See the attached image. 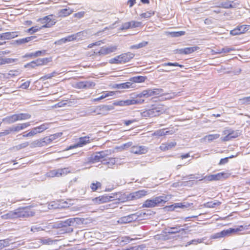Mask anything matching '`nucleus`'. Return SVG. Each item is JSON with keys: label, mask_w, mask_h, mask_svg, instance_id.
I'll return each instance as SVG.
<instances>
[{"label": "nucleus", "mask_w": 250, "mask_h": 250, "mask_svg": "<svg viewBox=\"0 0 250 250\" xmlns=\"http://www.w3.org/2000/svg\"><path fill=\"white\" fill-rule=\"evenodd\" d=\"M80 221L81 219L79 218H70L65 220H62L56 223L53 225V228H64L65 232H71L73 230L71 227L79 224Z\"/></svg>", "instance_id": "1"}, {"label": "nucleus", "mask_w": 250, "mask_h": 250, "mask_svg": "<svg viewBox=\"0 0 250 250\" xmlns=\"http://www.w3.org/2000/svg\"><path fill=\"white\" fill-rule=\"evenodd\" d=\"M167 198L165 196H159L155 198L146 200L143 204V208H153L159 205L166 203Z\"/></svg>", "instance_id": "2"}, {"label": "nucleus", "mask_w": 250, "mask_h": 250, "mask_svg": "<svg viewBox=\"0 0 250 250\" xmlns=\"http://www.w3.org/2000/svg\"><path fill=\"white\" fill-rule=\"evenodd\" d=\"M146 213L143 212H137L135 213L131 214L120 218L118 222L120 224H126L132 221L140 220L144 219Z\"/></svg>", "instance_id": "3"}, {"label": "nucleus", "mask_w": 250, "mask_h": 250, "mask_svg": "<svg viewBox=\"0 0 250 250\" xmlns=\"http://www.w3.org/2000/svg\"><path fill=\"white\" fill-rule=\"evenodd\" d=\"M240 228H243V227L241 226L240 228H229L228 229L223 230L220 232L213 234L211 238L213 239H216L219 238H222L227 236H229L231 234H233L237 232L241 231L242 229H241Z\"/></svg>", "instance_id": "4"}, {"label": "nucleus", "mask_w": 250, "mask_h": 250, "mask_svg": "<svg viewBox=\"0 0 250 250\" xmlns=\"http://www.w3.org/2000/svg\"><path fill=\"white\" fill-rule=\"evenodd\" d=\"M18 218H25L33 216L35 215V212L33 211L30 207H21L17 208Z\"/></svg>", "instance_id": "5"}, {"label": "nucleus", "mask_w": 250, "mask_h": 250, "mask_svg": "<svg viewBox=\"0 0 250 250\" xmlns=\"http://www.w3.org/2000/svg\"><path fill=\"white\" fill-rule=\"evenodd\" d=\"M149 192L145 189L139 190L128 194L126 196L127 201L136 200L147 195Z\"/></svg>", "instance_id": "6"}, {"label": "nucleus", "mask_w": 250, "mask_h": 250, "mask_svg": "<svg viewBox=\"0 0 250 250\" xmlns=\"http://www.w3.org/2000/svg\"><path fill=\"white\" fill-rule=\"evenodd\" d=\"M144 100L141 99H132L126 100L125 101H115L112 104V105H113V107H114L115 105L123 106L135 104H142L144 103Z\"/></svg>", "instance_id": "7"}, {"label": "nucleus", "mask_w": 250, "mask_h": 250, "mask_svg": "<svg viewBox=\"0 0 250 250\" xmlns=\"http://www.w3.org/2000/svg\"><path fill=\"white\" fill-rule=\"evenodd\" d=\"M225 175H226V173L224 172H220L215 174L206 175L200 179V181L204 180L205 181H212L220 180L223 178H225Z\"/></svg>", "instance_id": "8"}, {"label": "nucleus", "mask_w": 250, "mask_h": 250, "mask_svg": "<svg viewBox=\"0 0 250 250\" xmlns=\"http://www.w3.org/2000/svg\"><path fill=\"white\" fill-rule=\"evenodd\" d=\"M250 26V25H238L234 29L230 31V34L232 36L243 34L249 30Z\"/></svg>", "instance_id": "9"}, {"label": "nucleus", "mask_w": 250, "mask_h": 250, "mask_svg": "<svg viewBox=\"0 0 250 250\" xmlns=\"http://www.w3.org/2000/svg\"><path fill=\"white\" fill-rule=\"evenodd\" d=\"M67 172V168L54 169L47 173V176L50 177H59L65 175Z\"/></svg>", "instance_id": "10"}, {"label": "nucleus", "mask_w": 250, "mask_h": 250, "mask_svg": "<svg viewBox=\"0 0 250 250\" xmlns=\"http://www.w3.org/2000/svg\"><path fill=\"white\" fill-rule=\"evenodd\" d=\"M199 47L198 46L188 47L184 48L177 49L175 50L174 53L179 54H189L193 52L198 50Z\"/></svg>", "instance_id": "11"}, {"label": "nucleus", "mask_w": 250, "mask_h": 250, "mask_svg": "<svg viewBox=\"0 0 250 250\" xmlns=\"http://www.w3.org/2000/svg\"><path fill=\"white\" fill-rule=\"evenodd\" d=\"M95 83L90 81H85L77 82L76 83V87L79 89H89L93 87Z\"/></svg>", "instance_id": "12"}, {"label": "nucleus", "mask_w": 250, "mask_h": 250, "mask_svg": "<svg viewBox=\"0 0 250 250\" xmlns=\"http://www.w3.org/2000/svg\"><path fill=\"white\" fill-rule=\"evenodd\" d=\"M117 49V46L116 45L108 47L103 46L101 48L97 53L99 55H106L115 52Z\"/></svg>", "instance_id": "13"}, {"label": "nucleus", "mask_w": 250, "mask_h": 250, "mask_svg": "<svg viewBox=\"0 0 250 250\" xmlns=\"http://www.w3.org/2000/svg\"><path fill=\"white\" fill-rule=\"evenodd\" d=\"M89 137L87 136H84L83 137H81L79 139V141L78 143L73 146H70L68 147L65 149V150H68L69 149H71L74 148H76L77 147H81L83 145L88 143L89 142Z\"/></svg>", "instance_id": "14"}, {"label": "nucleus", "mask_w": 250, "mask_h": 250, "mask_svg": "<svg viewBox=\"0 0 250 250\" xmlns=\"http://www.w3.org/2000/svg\"><path fill=\"white\" fill-rule=\"evenodd\" d=\"M50 16H47L44 17L43 18L39 19V21H40L42 23H45L44 25H43L42 26V28H48L55 24V23H56L55 20L51 19L50 18Z\"/></svg>", "instance_id": "15"}, {"label": "nucleus", "mask_w": 250, "mask_h": 250, "mask_svg": "<svg viewBox=\"0 0 250 250\" xmlns=\"http://www.w3.org/2000/svg\"><path fill=\"white\" fill-rule=\"evenodd\" d=\"M135 55L131 52L123 53L118 56V58L120 60L121 63H125L129 62L134 57Z\"/></svg>", "instance_id": "16"}, {"label": "nucleus", "mask_w": 250, "mask_h": 250, "mask_svg": "<svg viewBox=\"0 0 250 250\" xmlns=\"http://www.w3.org/2000/svg\"><path fill=\"white\" fill-rule=\"evenodd\" d=\"M111 198V196H109V194H105L102 196L95 198L93 201L96 204H101L110 201Z\"/></svg>", "instance_id": "17"}, {"label": "nucleus", "mask_w": 250, "mask_h": 250, "mask_svg": "<svg viewBox=\"0 0 250 250\" xmlns=\"http://www.w3.org/2000/svg\"><path fill=\"white\" fill-rule=\"evenodd\" d=\"M1 218L4 220L18 218L17 209L8 211L7 213L2 215Z\"/></svg>", "instance_id": "18"}, {"label": "nucleus", "mask_w": 250, "mask_h": 250, "mask_svg": "<svg viewBox=\"0 0 250 250\" xmlns=\"http://www.w3.org/2000/svg\"><path fill=\"white\" fill-rule=\"evenodd\" d=\"M167 232L169 234H175L178 232H181V234L183 235H185L186 234L185 229L181 228L180 226H176L175 227L170 228L168 229Z\"/></svg>", "instance_id": "19"}, {"label": "nucleus", "mask_w": 250, "mask_h": 250, "mask_svg": "<svg viewBox=\"0 0 250 250\" xmlns=\"http://www.w3.org/2000/svg\"><path fill=\"white\" fill-rule=\"evenodd\" d=\"M18 116L17 114H13L10 116H7L2 119V121L7 124H12L18 121Z\"/></svg>", "instance_id": "20"}, {"label": "nucleus", "mask_w": 250, "mask_h": 250, "mask_svg": "<svg viewBox=\"0 0 250 250\" xmlns=\"http://www.w3.org/2000/svg\"><path fill=\"white\" fill-rule=\"evenodd\" d=\"M14 133L15 132L13 126H8L0 132V138H2V140L4 141V138H3V137Z\"/></svg>", "instance_id": "21"}, {"label": "nucleus", "mask_w": 250, "mask_h": 250, "mask_svg": "<svg viewBox=\"0 0 250 250\" xmlns=\"http://www.w3.org/2000/svg\"><path fill=\"white\" fill-rule=\"evenodd\" d=\"M147 151V148L145 146H137L132 148V152L135 154H145Z\"/></svg>", "instance_id": "22"}, {"label": "nucleus", "mask_w": 250, "mask_h": 250, "mask_svg": "<svg viewBox=\"0 0 250 250\" xmlns=\"http://www.w3.org/2000/svg\"><path fill=\"white\" fill-rule=\"evenodd\" d=\"M5 54V51L0 52V65L14 62V60L13 59L2 58L3 55Z\"/></svg>", "instance_id": "23"}, {"label": "nucleus", "mask_w": 250, "mask_h": 250, "mask_svg": "<svg viewBox=\"0 0 250 250\" xmlns=\"http://www.w3.org/2000/svg\"><path fill=\"white\" fill-rule=\"evenodd\" d=\"M71 36L73 38V41L83 40L86 37L87 32L85 31H83Z\"/></svg>", "instance_id": "24"}, {"label": "nucleus", "mask_w": 250, "mask_h": 250, "mask_svg": "<svg viewBox=\"0 0 250 250\" xmlns=\"http://www.w3.org/2000/svg\"><path fill=\"white\" fill-rule=\"evenodd\" d=\"M73 10L68 8H66L60 10L58 13V17H64L70 15L73 12Z\"/></svg>", "instance_id": "25"}, {"label": "nucleus", "mask_w": 250, "mask_h": 250, "mask_svg": "<svg viewBox=\"0 0 250 250\" xmlns=\"http://www.w3.org/2000/svg\"><path fill=\"white\" fill-rule=\"evenodd\" d=\"M18 36L17 32H8L2 33L3 40H10Z\"/></svg>", "instance_id": "26"}, {"label": "nucleus", "mask_w": 250, "mask_h": 250, "mask_svg": "<svg viewBox=\"0 0 250 250\" xmlns=\"http://www.w3.org/2000/svg\"><path fill=\"white\" fill-rule=\"evenodd\" d=\"M99 107L100 110V114H104L106 112L112 110L114 109L113 105L112 104H103L99 105Z\"/></svg>", "instance_id": "27"}, {"label": "nucleus", "mask_w": 250, "mask_h": 250, "mask_svg": "<svg viewBox=\"0 0 250 250\" xmlns=\"http://www.w3.org/2000/svg\"><path fill=\"white\" fill-rule=\"evenodd\" d=\"M36 38V36H32L30 37H27L25 38L20 39L19 40H17L15 41V42L18 44H24L25 43H27L33 39Z\"/></svg>", "instance_id": "28"}, {"label": "nucleus", "mask_w": 250, "mask_h": 250, "mask_svg": "<svg viewBox=\"0 0 250 250\" xmlns=\"http://www.w3.org/2000/svg\"><path fill=\"white\" fill-rule=\"evenodd\" d=\"M36 144L39 146H44L47 144H50L51 142L50 138L48 136L45 137L41 140H37L36 142Z\"/></svg>", "instance_id": "29"}, {"label": "nucleus", "mask_w": 250, "mask_h": 250, "mask_svg": "<svg viewBox=\"0 0 250 250\" xmlns=\"http://www.w3.org/2000/svg\"><path fill=\"white\" fill-rule=\"evenodd\" d=\"M114 95V92L113 91H106L103 93V94L98 98L93 99V102H98L101 100H103L107 97L112 96Z\"/></svg>", "instance_id": "30"}, {"label": "nucleus", "mask_w": 250, "mask_h": 250, "mask_svg": "<svg viewBox=\"0 0 250 250\" xmlns=\"http://www.w3.org/2000/svg\"><path fill=\"white\" fill-rule=\"evenodd\" d=\"M159 107H154L149 109V113H150V117H155L160 115L162 113V111L160 109Z\"/></svg>", "instance_id": "31"}, {"label": "nucleus", "mask_w": 250, "mask_h": 250, "mask_svg": "<svg viewBox=\"0 0 250 250\" xmlns=\"http://www.w3.org/2000/svg\"><path fill=\"white\" fill-rule=\"evenodd\" d=\"M37 66L47 64L50 62V59L48 58L38 59L34 61Z\"/></svg>", "instance_id": "32"}, {"label": "nucleus", "mask_w": 250, "mask_h": 250, "mask_svg": "<svg viewBox=\"0 0 250 250\" xmlns=\"http://www.w3.org/2000/svg\"><path fill=\"white\" fill-rule=\"evenodd\" d=\"M40 241L42 244L48 245H52L56 241V240L48 237H42L40 239Z\"/></svg>", "instance_id": "33"}, {"label": "nucleus", "mask_w": 250, "mask_h": 250, "mask_svg": "<svg viewBox=\"0 0 250 250\" xmlns=\"http://www.w3.org/2000/svg\"><path fill=\"white\" fill-rule=\"evenodd\" d=\"M171 131L170 130H166L165 129H158L156 130L154 133V135L155 136H157L158 137H160L164 135H166L169 134H171L170 132Z\"/></svg>", "instance_id": "34"}, {"label": "nucleus", "mask_w": 250, "mask_h": 250, "mask_svg": "<svg viewBox=\"0 0 250 250\" xmlns=\"http://www.w3.org/2000/svg\"><path fill=\"white\" fill-rule=\"evenodd\" d=\"M146 79V77L145 76H137L131 78L129 80L134 83H139L144 82Z\"/></svg>", "instance_id": "35"}, {"label": "nucleus", "mask_w": 250, "mask_h": 250, "mask_svg": "<svg viewBox=\"0 0 250 250\" xmlns=\"http://www.w3.org/2000/svg\"><path fill=\"white\" fill-rule=\"evenodd\" d=\"M1 241L3 244L2 246H3L4 248L9 246L10 244L14 245V247H18L21 245L17 242L13 243L11 242V240L9 239L1 240Z\"/></svg>", "instance_id": "36"}, {"label": "nucleus", "mask_w": 250, "mask_h": 250, "mask_svg": "<svg viewBox=\"0 0 250 250\" xmlns=\"http://www.w3.org/2000/svg\"><path fill=\"white\" fill-rule=\"evenodd\" d=\"M221 203L218 201H215V202H208L207 203H205L203 206L205 208H213L216 206H219Z\"/></svg>", "instance_id": "37"}, {"label": "nucleus", "mask_w": 250, "mask_h": 250, "mask_svg": "<svg viewBox=\"0 0 250 250\" xmlns=\"http://www.w3.org/2000/svg\"><path fill=\"white\" fill-rule=\"evenodd\" d=\"M132 84V83L127 82L124 83L116 84L115 87L120 89L128 88L131 87Z\"/></svg>", "instance_id": "38"}, {"label": "nucleus", "mask_w": 250, "mask_h": 250, "mask_svg": "<svg viewBox=\"0 0 250 250\" xmlns=\"http://www.w3.org/2000/svg\"><path fill=\"white\" fill-rule=\"evenodd\" d=\"M101 160V156H100L98 152H96L95 153L92 155L90 158V161L93 163L99 162Z\"/></svg>", "instance_id": "39"}, {"label": "nucleus", "mask_w": 250, "mask_h": 250, "mask_svg": "<svg viewBox=\"0 0 250 250\" xmlns=\"http://www.w3.org/2000/svg\"><path fill=\"white\" fill-rule=\"evenodd\" d=\"M101 187L102 184L98 181L92 182L90 186V188L93 191H95L98 189H101Z\"/></svg>", "instance_id": "40"}, {"label": "nucleus", "mask_w": 250, "mask_h": 250, "mask_svg": "<svg viewBox=\"0 0 250 250\" xmlns=\"http://www.w3.org/2000/svg\"><path fill=\"white\" fill-rule=\"evenodd\" d=\"M17 114L18 118V121H22L29 119L31 117V115L28 113H21Z\"/></svg>", "instance_id": "41"}, {"label": "nucleus", "mask_w": 250, "mask_h": 250, "mask_svg": "<svg viewBox=\"0 0 250 250\" xmlns=\"http://www.w3.org/2000/svg\"><path fill=\"white\" fill-rule=\"evenodd\" d=\"M49 127V124L44 123L40 126L36 127L38 133L42 132L45 130L48 129Z\"/></svg>", "instance_id": "42"}, {"label": "nucleus", "mask_w": 250, "mask_h": 250, "mask_svg": "<svg viewBox=\"0 0 250 250\" xmlns=\"http://www.w3.org/2000/svg\"><path fill=\"white\" fill-rule=\"evenodd\" d=\"M176 145L175 142H170L166 144H162L160 146L161 149L163 150H168L171 149Z\"/></svg>", "instance_id": "43"}, {"label": "nucleus", "mask_w": 250, "mask_h": 250, "mask_svg": "<svg viewBox=\"0 0 250 250\" xmlns=\"http://www.w3.org/2000/svg\"><path fill=\"white\" fill-rule=\"evenodd\" d=\"M193 206V203L188 202H183L176 204L175 207H179L183 208H189Z\"/></svg>", "instance_id": "44"}, {"label": "nucleus", "mask_w": 250, "mask_h": 250, "mask_svg": "<svg viewBox=\"0 0 250 250\" xmlns=\"http://www.w3.org/2000/svg\"><path fill=\"white\" fill-rule=\"evenodd\" d=\"M147 42L144 41L138 44L131 45L130 47V48L131 49H137L146 46V45H147Z\"/></svg>", "instance_id": "45"}, {"label": "nucleus", "mask_w": 250, "mask_h": 250, "mask_svg": "<svg viewBox=\"0 0 250 250\" xmlns=\"http://www.w3.org/2000/svg\"><path fill=\"white\" fill-rule=\"evenodd\" d=\"M15 133L18 132L21 130L25 129L23 123L18 124L16 125H12Z\"/></svg>", "instance_id": "46"}, {"label": "nucleus", "mask_w": 250, "mask_h": 250, "mask_svg": "<svg viewBox=\"0 0 250 250\" xmlns=\"http://www.w3.org/2000/svg\"><path fill=\"white\" fill-rule=\"evenodd\" d=\"M220 136V135L218 134H209L208 135H206L205 137V139H207L208 142L212 141L215 139H218Z\"/></svg>", "instance_id": "47"}, {"label": "nucleus", "mask_w": 250, "mask_h": 250, "mask_svg": "<svg viewBox=\"0 0 250 250\" xmlns=\"http://www.w3.org/2000/svg\"><path fill=\"white\" fill-rule=\"evenodd\" d=\"M233 133H234L233 132L229 133V134H228L227 135L225 136L223 138V140L224 141H228L230 140L232 138H236L238 136V133H236L235 135H232V134H233Z\"/></svg>", "instance_id": "48"}, {"label": "nucleus", "mask_w": 250, "mask_h": 250, "mask_svg": "<svg viewBox=\"0 0 250 250\" xmlns=\"http://www.w3.org/2000/svg\"><path fill=\"white\" fill-rule=\"evenodd\" d=\"M154 15V11H150L142 13L140 15L141 18L147 19L151 17L152 16Z\"/></svg>", "instance_id": "49"}, {"label": "nucleus", "mask_w": 250, "mask_h": 250, "mask_svg": "<svg viewBox=\"0 0 250 250\" xmlns=\"http://www.w3.org/2000/svg\"><path fill=\"white\" fill-rule=\"evenodd\" d=\"M59 73L56 71H54L50 74H46L44 75V76L42 77L41 79L45 80L48 79H51L53 77H55L57 75H58Z\"/></svg>", "instance_id": "50"}, {"label": "nucleus", "mask_w": 250, "mask_h": 250, "mask_svg": "<svg viewBox=\"0 0 250 250\" xmlns=\"http://www.w3.org/2000/svg\"><path fill=\"white\" fill-rule=\"evenodd\" d=\"M161 66H179L181 68H182L184 67V66L182 64H179L178 62H166L164 63H163Z\"/></svg>", "instance_id": "51"}, {"label": "nucleus", "mask_w": 250, "mask_h": 250, "mask_svg": "<svg viewBox=\"0 0 250 250\" xmlns=\"http://www.w3.org/2000/svg\"><path fill=\"white\" fill-rule=\"evenodd\" d=\"M41 29H42V27H39L38 26H33L31 28H29L27 30V32L32 34L34 33H35L39 30H40Z\"/></svg>", "instance_id": "52"}, {"label": "nucleus", "mask_w": 250, "mask_h": 250, "mask_svg": "<svg viewBox=\"0 0 250 250\" xmlns=\"http://www.w3.org/2000/svg\"><path fill=\"white\" fill-rule=\"evenodd\" d=\"M143 95L146 98L153 96V90L148 89L143 91Z\"/></svg>", "instance_id": "53"}, {"label": "nucleus", "mask_w": 250, "mask_h": 250, "mask_svg": "<svg viewBox=\"0 0 250 250\" xmlns=\"http://www.w3.org/2000/svg\"><path fill=\"white\" fill-rule=\"evenodd\" d=\"M90 113H96L97 114H100V110L99 106L96 107H92L89 109Z\"/></svg>", "instance_id": "54"}, {"label": "nucleus", "mask_w": 250, "mask_h": 250, "mask_svg": "<svg viewBox=\"0 0 250 250\" xmlns=\"http://www.w3.org/2000/svg\"><path fill=\"white\" fill-rule=\"evenodd\" d=\"M170 34L173 37H178L184 35L185 34V32L183 31L172 32Z\"/></svg>", "instance_id": "55"}, {"label": "nucleus", "mask_w": 250, "mask_h": 250, "mask_svg": "<svg viewBox=\"0 0 250 250\" xmlns=\"http://www.w3.org/2000/svg\"><path fill=\"white\" fill-rule=\"evenodd\" d=\"M232 50H233V49L232 48L228 47H225L222 48L221 49H219V51L217 53L219 54L226 53L230 52Z\"/></svg>", "instance_id": "56"}, {"label": "nucleus", "mask_w": 250, "mask_h": 250, "mask_svg": "<svg viewBox=\"0 0 250 250\" xmlns=\"http://www.w3.org/2000/svg\"><path fill=\"white\" fill-rule=\"evenodd\" d=\"M153 90V96L162 95L164 92V90L161 88H155Z\"/></svg>", "instance_id": "57"}, {"label": "nucleus", "mask_w": 250, "mask_h": 250, "mask_svg": "<svg viewBox=\"0 0 250 250\" xmlns=\"http://www.w3.org/2000/svg\"><path fill=\"white\" fill-rule=\"evenodd\" d=\"M230 2H233V1H226L224 3H222L221 4V6L224 8H229L232 7V4Z\"/></svg>", "instance_id": "58"}, {"label": "nucleus", "mask_w": 250, "mask_h": 250, "mask_svg": "<svg viewBox=\"0 0 250 250\" xmlns=\"http://www.w3.org/2000/svg\"><path fill=\"white\" fill-rule=\"evenodd\" d=\"M130 28H132L131 23L130 22H127L124 23L121 27V30L127 29Z\"/></svg>", "instance_id": "59"}, {"label": "nucleus", "mask_w": 250, "mask_h": 250, "mask_svg": "<svg viewBox=\"0 0 250 250\" xmlns=\"http://www.w3.org/2000/svg\"><path fill=\"white\" fill-rule=\"evenodd\" d=\"M62 42L63 43H65L67 42L73 41V38L71 37V36H68L65 38H63L61 39Z\"/></svg>", "instance_id": "60"}, {"label": "nucleus", "mask_w": 250, "mask_h": 250, "mask_svg": "<svg viewBox=\"0 0 250 250\" xmlns=\"http://www.w3.org/2000/svg\"><path fill=\"white\" fill-rule=\"evenodd\" d=\"M67 104V101H62L61 102L58 103L57 104H56L54 105V106L55 107H62L64 106Z\"/></svg>", "instance_id": "61"}, {"label": "nucleus", "mask_w": 250, "mask_h": 250, "mask_svg": "<svg viewBox=\"0 0 250 250\" xmlns=\"http://www.w3.org/2000/svg\"><path fill=\"white\" fill-rule=\"evenodd\" d=\"M98 152H99V154H100V156H101L102 159L106 157L107 155H109V152L108 150L99 151Z\"/></svg>", "instance_id": "62"}, {"label": "nucleus", "mask_w": 250, "mask_h": 250, "mask_svg": "<svg viewBox=\"0 0 250 250\" xmlns=\"http://www.w3.org/2000/svg\"><path fill=\"white\" fill-rule=\"evenodd\" d=\"M109 62L110 63H115V64H120L121 63L120 62V60L118 58V56L116 57L112 58L109 60Z\"/></svg>", "instance_id": "63"}, {"label": "nucleus", "mask_w": 250, "mask_h": 250, "mask_svg": "<svg viewBox=\"0 0 250 250\" xmlns=\"http://www.w3.org/2000/svg\"><path fill=\"white\" fill-rule=\"evenodd\" d=\"M120 194L119 193H111L109 195V196H111V198L110 199V201H112V200H116V199H119V196Z\"/></svg>", "instance_id": "64"}]
</instances>
